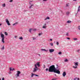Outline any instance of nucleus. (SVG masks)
<instances>
[{
  "instance_id": "obj_44",
  "label": "nucleus",
  "mask_w": 80,
  "mask_h": 80,
  "mask_svg": "<svg viewBox=\"0 0 80 80\" xmlns=\"http://www.w3.org/2000/svg\"><path fill=\"white\" fill-rule=\"evenodd\" d=\"M68 4H67L66 7H68Z\"/></svg>"
},
{
  "instance_id": "obj_61",
  "label": "nucleus",
  "mask_w": 80,
  "mask_h": 80,
  "mask_svg": "<svg viewBox=\"0 0 80 80\" xmlns=\"http://www.w3.org/2000/svg\"><path fill=\"white\" fill-rule=\"evenodd\" d=\"M56 66H57V67H58V64H57Z\"/></svg>"
},
{
  "instance_id": "obj_11",
  "label": "nucleus",
  "mask_w": 80,
  "mask_h": 80,
  "mask_svg": "<svg viewBox=\"0 0 80 80\" xmlns=\"http://www.w3.org/2000/svg\"><path fill=\"white\" fill-rule=\"evenodd\" d=\"M74 63L75 64V66H78V62H74Z\"/></svg>"
},
{
  "instance_id": "obj_54",
  "label": "nucleus",
  "mask_w": 80,
  "mask_h": 80,
  "mask_svg": "<svg viewBox=\"0 0 80 80\" xmlns=\"http://www.w3.org/2000/svg\"><path fill=\"white\" fill-rule=\"evenodd\" d=\"M77 14H78V13H77H77H76V14H75V16H77Z\"/></svg>"
},
{
  "instance_id": "obj_28",
  "label": "nucleus",
  "mask_w": 80,
  "mask_h": 80,
  "mask_svg": "<svg viewBox=\"0 0 80 80\" xmlns=\"http://www.w3.org/2000/svg\"><path fill=\"white\" fill-rule=\"evenodd\" d=\"M56 44L57 45H59V43L58 42H56Z\"/></svg>"
},
{
  "instance_id": "obj_53",
  "label": "nucleus",
  "mask_w": 80,
  "mask_h": 80,
  "mask_svg": "<svg viewBox=\"0 0 80 80\" xmlns=\"http://www.w3.org/2000/svg\"><path fill=\"white\" fill-rule=\"evenodd\" d=\"M50 41H52V39H50Z\"/></svg>"
},
{
  "instance_id": "obj_1",
  "label": "nucleus",
  "mask_w": 80,
  "mask_h": 80,
  "mask_svg": "<svg viewBox=\"0 0 80 80\" xmlns=\"http://www.w3.org/2000/svg\"><path fill=\"white\" fill-rule=\"evenodd\" d=\"M59 70H60V68H58V69H56L55 67V65L50 66L48 68V71L49 72H54L58 74H60V71H59Z\"/></svg>"
},
{
  "instance_id": "obj_62",
  "label": "nucleus",
  "mask_w": 80,
  "mask_h": 80,
  "mask_svg": "<svg viewBox=\"0 0 80 80\" xmlns=\"http://www.w3.org/2000/svg\"><path fill=\"white\" fill-rule=\"evenodd\" d=\"M55 76H56V74H54Z\"/></svg>"
},
{
  "instance_id": "obj_29",
  "label": "nucleus",
  "mask_w": 80,
  "mask_h": 80,
  "mask_svg": "<svg viewBox=\"0 0 80 80\" xmlns=\"http://www.w3.org/2000/svg\"><path fill=\"white\" fill-rule=\"evenodd\" d=\"M73 40H78V39L77 38H74Z\"/></svg>"
},
{
  "instance_id": "obj_8",
  "label": "nucleus",
  "mask_w": 80,
  "mask_h": 80,
  "mask_svg": "<svg viewBox=\"0 0 80 80\" xmlns=\"http://www.w3.org/2000/svg\"><path fill=\"white\" fill-rule=\"evenodd\" d=\"M38 70V68H34L33 69V72H36V71L37 70Z\"/></svg>"
},
{
  "instance_id": "obj_49",
  "label": "nucleus",
  "mask_w": 80,
  "mask_h": 80,
  "mask_svg": "<svg viewBox=\"0 0 80 80\" xmlns=\"http://www.w3.org/2000/svg\"><path fill=\"white\" fill-rule=\"evenodd\" d=\"M30 2H32V1H30V2H29V4H30V5H31V3H30Z\"/></svg>"
},
{
  "instance_id": "obj_22",
  "label": "nucleus",
  "mask_w": 80,
  "mask_h": 80,
  "mask_svg": "<svg viewBox=\"0 0 80 80\" xmlns=\"http://www.w3.org/2000/svg\"><path fill=\"white\" fill-rule=\"evenodd\" d=\"M68 61V59H66L65 60L64 62H67Z\"/></svg>"
},
{
  "instance_id": "obj_2",
  "label": "nucleus",
  "mask_w": 80,
  "mask_h": 80,
  "mask_svg": "<svg viewBox=\"0 0 80 80\" xmlns=\"http://www.w3.org/2000/svg\"><path fill=\"white\" fill-rule=\"evenodd\" d=\"M1 37L2 42V43H5V41H4V39H5V36L3 34H2V32H1Z\"/></svg>"
},
{
  "instance_id": "obj_18",
  "label": "nucleus",
  "mask_w": 80,
  "mask_h": 80,
  "mask_svg": "<svg viewBox=\"0 0 80 80\" xmlns=\"http://www.w3.org/2000/svg\"><path fill=\"white\" fill-rule=\"evenodd\" d=\"M32 7H33V4H32L31 6H29V8H31Z\"/></svg>"
},
{
  "instance_id": "obj_24",
  "label": "nucleus",
  "mask_w": 80,
  "mask_h": 80,
  "mask_svg": "<svg viewBox=\"0 0 80 80\" xmlns=\"http://www.w3.org/2000/svg\"><path fill=\"white\" fill-rule=\"evenodd\" d=\"M70 14V12H66V14L67 15H68L69 14Z\"/></svg>"
},
{
  "instance_id": "obj_34",
  "label": "nucleus",
  "mask_w": 80,
  "mask_h": 80,
  "mask_svg": "<svg viewBox=\"0 0 80 80\" xmlns=\"http://www.w3.org/2000/svg\"><path fill=\"white\" fill-rule=\"evenodd\" d=\"M4 46H3V47H2V48H1V49H2V50H4Z\"/></svg>"
},
{
  "instance_id": "obj_4",
  "label": "nucleus",
  "mask_w": 80,
  "mask_h": 80,
  "mask_svg": "<svg viewBox=\"0 0 80 80\" xmlns=\"http://www.w3.org/2000/svg\"><path fill=\"white\" fill-rule=\"evenodd\" d=\"M6 22L8 24V25H10V23L9 22V21H8V19H7L6 20Z\"/></svg>"
},
{
  "instance_id": "obj_51",
  "label": "nucleus",
  "mask_w": 80,
  "mask_h": 80,
  "mask_svg": "<svg viewBox=\"0 0 80 80\" xmlns=\"http://www.w3.org/2000/svg\"><path fill=\"white\" fill-rule=\"evenodd\" d=\"M77 79L78 80H80V78H77Z\"/></svg>"
},
{
  "instance_id": "obj_42",
  "label": "nucleus",
  "mask_w": 80,
  "mask_h": 80,
  "mask_svg": "<svg viewBox=\"0 0 80 80\" xmlns=\"http://www.w3.org/2000/svg\"><path fill=\"white\" fill-rule=\"evenodd\" d=\"M45 68V65H43V68Z\"/></svg>"
},
{
  "instance_id": "obj_13",
  "label": "nucleus",
  "mask_w": 80,
  "mask_h": 80,
  "mask_svg": "<svg viewBox=\"0 0 80 80\" xmlns=\"http://www.w3.org/2000/svg\"><path fill=\"white\" fill-rule=\"evenodd\" d=\"M18 24V22H16L14 24L12 25L13 26H16Z\"/></svg>"
},
{
  "instance_id": "obj_23",
  "label": "nucleus",
  "mask_w": 80,
  "mask_h": 80,
  "mask_svg": "<svg viewBox=\"0 0 80 80\" xmlns=\"http://www.w3.org/2000/svg\"><path fill=\"white\" fill-rule=\"evenodd\" d=\"M29 32L30 33H31L32 32V29H30L29 30Z\"/></svg>"
},
{
  "instance_id": "obj_12",
  "label": "nucleus",
  "mask_w": 80,
  "mask_h": 80,
  "mask_svg": "<svg viewBox=\"0 0 80 80\" xmlns=\"http://www.w3.org/2000/svg\"><path fill=\"white\" fill-rule=\"evenodd\" d=\"M9 70L10 71H13V70H15V69L14 68H10Z\"/></svg>"
},
{
  "instance_id": "obj_7",
  "label": "nucleus",
  "mask_w": 80,
  "mask_h": 80,
  "mask_svg": "<svg viewBox=\"0 0 80 80\" xmlns=\"http://www.w3.org/2000/svg\"><path fill=\"white\" fill-rule=\"evenodd\" d=\"M43 28H47V23H45L42 26Z\"/></svg>"
},
{
  "instance_id": "obj_37",
  "label": "nucleus",
  "mask_w": 80,
  "mask_h": 80,
  "mask_svg": "<svg viewBox=\"0 0 80 80\" xmlns=\"http://www.w3.org/2000/svg\"><path fill=\"white\" fill-rule=\"evenodd\" d=\"M48 68H47L46 69V72H47L48 71Z\"/></svg>"
},
{
  "instance_id": "obj_63",
  "label": "nucleus",
  "mask_w": 80,
  "mask_h": 80,
  "mask_svg": "<svg viewBox=\"0 0 80 80\" xmlns=\"http://www.w3.org/2000/svg\"><path fill=\"white\" fill-rule=\"evenodd\" d=\"M47 23H48V22H47Z\"/></svg>"
},
{
  "instance_id": "obj_60",
  "label": "nucleus",
  "mask_w": 80,
  "mask_h": 80,
  "mask_svg": "<svg viewBox=\"0 0 80 80\" xmlns=\"http://www.w3.org/2000/svg\"><path fill=\"white\" fill-rule=\"evenodd\" d=\"M73 1H75L76 2L77 1V0H73Z\"/></svg>"
},
{
  "instance_id": "obj_57",
  "label": "nucleus",
  "mask_w": 80,
  "mask_h": 80,
  "mask_svg": "<svg viewBox=\"0 0 80 80\" xmlns=\"http://www.w3.org/2000/svg\"><path fill=\"white\" fill-rule=\"evenodd\" d=\"M14 38H17V36H15L14 37Z\"/></svg>"
},
{
  "instance_id": "obj_39",
  "label": "nucleus",
  "mask_w": 80,
  "mask_h": 80,
  "mask_svg": "<svg viewBox=\"0 0 80 80\" xmlns=\"http://www.w3.org/2000/svg\"><path fill=\"white\" fill-rule=\"evenodd\" d=\"M13 2V0H11L9 1V2Z\"/></svg>"
},
{
  "instance_id": "obj_20",
  "label": "nucleus",
  "mask_w": 80,
  "mask_h": 80,
  "mask_svg": "<svg viewBox=\"0 0 80 80\" xmlns=\"http://www.w3.org/2000/svg\"><path fill=\"white\" fill-rule=\"evenodd\" d=\"M37 64H35V68H38V67H37Z\"/></svg>"
},
{
  "instance_id": "obj_41",
  "label": "nucleus",
  "mask_w": 80,
  "mask_h": 80,
  "mask_svg": "<svg viewBox=\"0 0 80 80\" xmlns=\"http://www.w3.org/2000/svg\"><path fill=\"white\" fill-rule=\"evenodd\" d=\"M77 78H74L73 80H77Z\"/></svg>"
},
{
  "instance_id": "obj_47",
  "label": "nucleus",
  "mask_w": 80,
  "mask_h": 80,
  "mask_svg": "<svg viewBox=\"0 0 80 80\" xmlns=\"http://www.w3.org/2000/svg\"><path fill=\"white\" fill-rule=\"evenodd\" d=\"M33 30L34 31H36V30H37V29H34Z\"/></svg>"
},
{
  "instance_id": "obj_36",
  "label": "nucleus",
  "mask_w": 80,
  "mask_h": 80,
  "mask_svg": "<svg viewBox=\"0 0 80 80\" xmlns=\"http://www.w3.org/2000/svg\"><path fill=\"white\" fill-rule=\"evenodd\" d=\"M66 36H69V34H68V32H67V33H66Z\"/></svg>"
},
{
  "instance_id": "obj_17",
  "label": "nucleus",
  "mask_w": 80,
  "mask_h": 80,
  "mask_svg": "<svg viewBox=\"0 0 80 80\" xmlns=\"http://www.w3.org/2000/svg\"><path fill=\"white\" fill-rule=\"evenodd\" d=\"M31 75H32L31 76V77H33V76H35V74H33V73H31Z\"/></svg>"
},
{
  "instance_id": "obj_35",
  "label": "nucleus",
  "mask_w": 80,
  "mask_h": 80,
  "mask_svg": "<svg viewBox=\"0 0 80 80\" xmlns=\"http://www.w3.org/2000/svg\"><path fill=\"white\" fill-rule=\"evenodd\" d=\"M33 40H36V38H33Z\"/></svg>"
},
{
  "instance_id": "obj_9",
  "label": "nucleus",
  "mask_w": 80,
  "mask_h": 80,
  "mask_svg": "<svg viewBox=\"0 0 80 80\" xmlns=\"http://www.w3.org/2000/svg\"><path fill=\"white\" fill-rule=\"evenodd\" d=\"M67 75V73H66V72H64L62 73V76L63 77H65V76Z\"/></svg>"
},
{
  "instance_id": "obj_31",
  "label": "nucleus",
  "mask_w": 80,
  "mask_h": 80,
  "mask_svg": "<svg viewBox=\"0 0 80 80\" xmlns=\"http://www.w3.org/2000/svg\"><path fill=\"white\" fill-rule=\"evenodd\" d=\"M80 51V49H78L77 50V52H78V53H79V52Z\"/></svg>"
},
{
  "instance_id": "obj_16",
  "label": "nucleus",
  "mask_w": 80,
  "mask_h": 80,
  "mask_svg": "<svg viewBox=\"0 0 80 80\" xmlns=\"http://www.w3.org/2000/svg\"><path fill=\"white\" fill-rule=\"evenodd\" d=\"M67 23H72V21L68 20L67 22Z\"/></svg>"
},
{
  "instance_id": "obj_30",
  "label": "nucleus",
  "mask_w": 80,
  "mask_h": 80,
  "mask_svg": "<svg viewBox=\"0 0 80 80\" xmlns=\"http://www.w3.org/2000/svg\"><path fill=\"white\" fill-rule=\"evenodd\" d=\"M58 54L59 55H61V54H62V52H59L58 53Z\"/></svg>"
},
{
  "instance_id": "obj_10",
  "label": "nucleus",
  "mask_w": 80,
  "mask_h": 80,
  "mask_svg": "<svg viewBox=\"0 0 80 80\" xmlns=\"http://www.w3.org/2000/svg\"><path fill=\"white\" fill-rule=\"evenodd\" d=\"M40 62H38L36 64L38 67H40Z\"/></svg>"
},
{
  "instance_id": "obj_43",
  "label": "nucleus",
  "mask_w": 80,
  "mask_h": 80,
  "mask_svg": "<svg viewBox=\"0 0 80 80\" xmlns=\"http://www.w3.org/2000/svg\"><path fill=\"white\" fill-rule=\"evenodd\" d=\"M80 26H79L78 27V30H80Z\"/></svg>"
},
{
  "instance_id": "obj_32",
  "label": "nucleus",
  "mask_w": 80,
  "mask_h": 80,
  "mask_svg": "<svg viewBox=\"0 0 80 80\" xmlns=\"http://www.w3.org/2000/svg\"><path fill=\"white\" fill-rule=\"evenodd\" d=\"M57 80V78H54L52 79V80Z\"/></svg>"
},
{
  "instance_id": "obj_58",
  "label": "nucleus",
  "mask_w": 80,
  "mask_h": 80,
  "mask_svg": "<svg viewBox=\"0 0 80 80\" xmlns=\"http://www.w3.org/2000/svg\"><path fill=\"white\" fill-rule=\"evenodd\" d=\"M27 10H24V12H27Z\"/></svg>"
},
{
  "instance_id": "obj_59",
  "label": "nucleus",
  "mask_w": 80,
  "mask_h": 80,
  "mask_svg": "<svg viewBox=\"0 0 80 80\" xmlns=\"http://www.w3.org/2000/svg\"><path fill=\"white\" fill-rule=\"evenodd\" d=\"M38 55H39V56H40V54H38Z\"/></svg>"
},
{
  "instance_id": "obj_6",
  "label": "nucleus",
  "mask_w": 80,
  "mask_h": 80,
  "mask_svg": "<svg viewBox=\"0 0 80 80\" xmlns=\"http://www.w3.org/2000/svg\"><path fill=\"white\" fill-rule=\"evenodd\" d=\"M55 51V50L54 49H49V52L50 53H52V52H53Z\"/></svg>"
},
{
  "instance_id": "obj_5",
  "label": "nucleus",
  "mask_w": 80,
  "mask_h": 80,
  "mask_svg": "<svg viewBox=\"0 0 80 80\" xmlns=\"http://www.w3.org/2000/svg\"><path fill=\"white\" fill-rule=\"evenodd\" d=\"M6 22L8 24V25H10V23L9 22V21H8V19H7L6 20Z\"/></svg>"
},
{
  "instance_id": "obj_3",
  "label": "nucleus",
  "mask_w": 80,
  "mask_h": 80,
  "mask_svg": "<svg viewBox=\"0 0 80 80\" xmlns=\"http://www.w3.org/2000/svg\"><path fill=\"white\" fill-rule=\"evenodd\" d=\"M21 73V72L19 71H17V73L15 75V76H16V77H20V74Z\"/></svg>"
},
{
  "instance_id": "obj_33",
  "label": "nucleus",
  "mask_w": 80,
  "mask_h": 80,
  "mask_svg": "<svg viewBox=\"0 0 80 80\" xmlns=\"http://www.w3.org/2000/svg\"><path fill=\"white\" fill-rule=\"evenodd\" d=\"M42 35V33H39V34H38V35L39 36H40V35Z\"/></svg>"
},
{
  "instance_id": "obj_25",
  "label": "nucleus",
  "mask_w": 80,
  "mask_h": 80,
  "mask_svg": "<svg viewBox=\"0 0 80 80\" xmlns=\"http://www.w3.org/2000/svg\"><path fill=\"white\" fill-rule=\"evenodd\" d=\"M19 39L20 40H23V38H22V37H20L19 38Z\"/></svg>"
},
{
  "instance_id": "obj_38",
  "label": "nucleus",
  "mask_w": 80,
  "mask_h": 80,
  "mask_svg": "<svg viewBox=\"0 0 80 80\" xmlns=\"http://www.w3.org/2000/svg\"><path fill=\"white\" fill-rule=\"evenodd\" d=\"M50 45H51V46H53V43H50Z\"/></svg>"
},
{
  "instance_id": "obj_48",
  "label": "nucleus",
  "mask_w": 80,
  "mask_h": 80,
  "mask_svg": "<svg viewBox=\"0 0 80 80\" xmlns=\"http://www.w3.org/2000/svg\"><path fill=\"white\" fill-rule=\"evenodd\" d=\"M58 67H59V66H57L56 67V69H58Z\"/></svg>"
},
{
  "instance_id": "obj_56",
  "label": "nucleus",
  "mask_w": 80,
  "mask_h": 80,
  "mask_svg": "<svg viewBox=\"0 0 80 80\" xmlns=\"http://www.w3.org/2000/svg\"><path fill=\"white\" fill-rule=\"evenodd\" d=\"M2 24L0 23V26H2Z\"/></svg>"
},
{
  "instance_id": "obj_19",
  "label": "nucleus",
  "mask_w": 80,
  "mask_h": 80,
  "mask_svg": "<svg viewBox=\"0 0 80 80\" xmlns=\"http://www.w3.org/2000/svg\"><path fill=\"white\" fill-rule=\"evenodd\" d=\"M73 68L76 69V68H77L78 67L77 66H73Z\"/></svg>"
},
{
  "instance_id": "obj_27",
  "label": "nucleus",
  "mask_w": 80,
  "mask_h": 80,
  "mask_svg": "<svg viewBox=\"0 0 80 80\" xmlns=\"http://www.w3.org/2000/svg\"><path fill=\"white\" fill-rule=\"evenodd\" d=\"M4 33L5 35H8V33H7V32H5Z\"/></svg>"
},
{
  "instance_id": "obj_14",
  "label": "nucleus",
  "mask_w": 80,
  "mask_h": 80,
  "mask_svg": "<svg viewBox=\"0 0 80 80\" xmlns=\"http://www.w3.org/2000/svg\"><path fill=\"white\" fill-rule=\"evenodd\" d=\"M50 20V17H47L46 18L44 19V20Z\"/></svg>"
},
{
  "instance_id": "obj_55",
  "label": "nucleus",
  "mask_w": 80,
  "mask_h": 80,
  "mask_svg": "<svg viewBox=\"0 0 80 80\" xmlns=\"http://www.w3.org/2000/svg\"><path fill=\"white\" fill-rule=\"evenodd\" d=\"M80 6H79L78 7V8H79V9H80Z\"/></svg>"
},
{
  "instance_id": "obj_50",
  "label": "nucleus",
  "mask_w": 80,
  "mask_h": 80,
  "mask_svg": "<svg viewBox=\"0 0 80 80\" xmlns=\"http://www.w3.org/2000/svg\"><path fill=\"white\" fill-rule=\"evenodd\" d=\"M11 73H12V72H9V74H11Z\"/></svg>"
},
{
  "instance_id": "obj_45",
  "label": "nucleus",
  "mask_w": 80,
  "mask_h": 80,
  "mask_svg": "<svg viewBox=\"0 0 80 80\" xmlns=\"http://www.w3.org/2000/svg\"><path fill=\"white\" fill-rule=\"evenodd\" d=\"M67 39H68V40H70V38H67Z\"/></svg>"
},
{
  "instance_id": "obj_21",
  "label": "nucleus",
  "mask_w": 80,
  "mask_h": 80,
  "mask_svg": "<svg viewBox=\"0 0 80 80\" xmlns=\"http://www.w3.org/2000/svg\"><path fill=\"white\" fill-rule=\"evenodd\" d=\"M2 7H5V4L4 3L3 4H2Z\"/></svg>"
},
{
  "instance_id": "obj_46",
  "label": "nucleus",
  "mask_w": 80,
  "mask_h": 80,
  "mask_svg": "<svg viewBox=\"0 0 80 80\" xmlns=\"http://www.w3.org/2000/svg\"><path fill=\"white\" fill-rule=\"evenodd\" d=\"M2 80H5V78H3L2 79Z\"/></svg>"
},
{
  "instance_id": "obj_52",
  "label": "nucleus",
  "mask_w": 80,
  "mask_h": 80,
  "mask_svg": "<svg viewBox=\"0 0 80 80\" xmlns=\"http://www.w3.org/2000/svg\"><path fill=\"white\" fill-rule=\"evenodd\" d=\"M47 0H43V1H44V2H45L46 1H47Z\"/></svg>"
},
{
  "instance_id": "obj_40",
  "label": "nucleus",
  "mask_w": 80,
  "mask_h": 80,
  "mask_svg": "<svg viewBox=\"0 0 80 80\" xmlns=\"http://www.w3.org/2000/svg\"><path fill=\"white\" fill-rule=\"evenodd\" d=\"M35 76L36 77H39V76L38 75H37V74H35Z\"/></svg>"
},
{
  "instance_id": "obj_26",
  "label": "nucleus",
  "mask_w": 80,
  "mask_h": 80,
  "mask_svg": "<svg viewBox=\"0 0 80 80\" xmlns=\"http://www.w3.org/2000/svg\"><path fill=\"white\" fill-rule=\"evenodd\" d=\"M80 11V9L78 8V11H77V13H78V12H79Z\"/></svg>"
},
{
  "instance_id": "obj_15",
  "label": "nucleus",
  "mask_w": 80,
  "mask_h": 80,
  "mask_svg": "<svg viewBox=\"0 0 80 80\" xmlns=\"http://www.w3.org/2000/svg\"><path fill=\"white\" fill-rule=\"evenodd\" d=\"M41 50H42V51H45V52H47L48 51V50H46L45 49H41Z\"/></svg>"
}]
</instances>
